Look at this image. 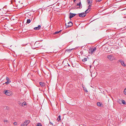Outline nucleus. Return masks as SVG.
I'll return each instance as SVG.
<instances>
[{"instance_id": "f704fd0d", "label": "nucleus", "mask_w": 126, "mask_h": 126, "mask_svg": "<svg viewBox=\"0 0 126 126\" xmlns=\"http://www.w3.org/2000/svg\"><path fill=\"white\" fill-rule=\"evenodd\" d=\"M85 90V91H86V92H88V91H87V90Z\"/></svg>"}, {"instance_id": "2eb2a0df", "label": "nucleus", "mask_w": 126, "mask_h": 126, "mask_svg": "<svg viewBox=\"0 0 126 126\" xmlns=\"http://www.w3.org/2000/svg\"><path fill=\"white\" fill-rule=\"evenodd\" d=\"M97 105L98 106L101 107L102 104L99 102H98L97 103Z\"/></svg>"}, {"instance_id": "7ed1b4c3", "label": "nucleus", "mask_w": 126, "mask_h": 126, "mask_svg": "<svg viewBox=\"0 0 126 126\" xmlns=\"http://www.w3.org/2000/svg\"><path fill=\"white\" fill-rule=\"evenodd\" d=\"M79 16L80 17H84L86 15V14L84 12H82L80 13H79Z\"/></svg>"}, {"instance_id": "6ab92c4d", "label": "nucleus", "mask_w": 126, "mask_h": 126, "mask_svg": "<svg viewBox=\"0 0 126 126\" xmlns=\"http://www.w3.org/2000/svg\"><path fill=\"white\" fill-rule=\"evenodd\" d=\"M92 6V4L88 6V8L87 9H88L89 10H90L91 9V8H90Z\"/></svg>"}, {"instance_id": "473e14b6", "label": "nucleus", "mask_w": 126, "mask_h": 126, "mask_svg": "<svg viewBox=\"0 0 126 126\" xmlns=\"http://www.w3.org/2000/svg\"><path fill=\"white\" fill-rule=\"evenodd\" d=\"M37 42H35V44H34V45H35L36 44H37Z\"/></svg>"}, {"instance_id": "20e7f679", "label": "nucleus", "mask_w": 126, "mask_h": 126, "mask_svg": "<svg viewBox=\"0 0 126 126\" xmlns=\"http://www.w3.org/2000/svg\"><path fill=\"white\" fill-rule=\"evenodd\" d=\"M68 24L67 25L66 24H65L66 27V28H68L69 27H70L73 25V23L71 21L69 22L68 23Z\"/></svg>"}, {"instance_id": "5701e85b", "label": "nucleus", "mask_w": 126, "mask_h": 126, "mask_svg": "<svg viewBox=\"0 0 126 126\" xmlns=\"http://www.w3.org/2000/svg\"><path fill=\"white\" fill-rule=\"evenodd\" d=\"M36 126H42V125L40 123H38Z\"/></svg>"}, {"instance_id": "1a4fd4ad", "label": "nucleus", "mask_w": 126, "mask_h": 126, "mask_svg": "<svg viewBox=\"0 0 126 126\" xmlns=\"http://www.w3.org/2000/svg\"><path fill=\"white\" fill-rule=\"evenodd\" d=\"M120 62L121 63V64L123 66H126V64H125L124 61L122 60H120Z\"/></svg>"}, {"instance_id": "4be33fe9", "label": "nucleus", "mask_w": 126, "mask_h": 126, "mask_svg": "<svg viewBox=\"0 0 126 126\" xmlns=\"http://www.w3.org/2000/svg\"><path fill=\"white\" fill-rule=\"evenodd\" d=\"M122 103L123 104H125L126 103V102H125V101L123 100H122Z\"/></svg>"}, {"instance_id": "393cba45", "label": "nucleus", "mask_w": 126, "mask_h": 126, "mask_svg": "<svg viewBox=\"0 0 126 126\" xmlns=\"http://www.w3.org/2000/svg\"><path fill=\"white\" fill-rule=\"evenodd\" d=\"M9 81H7V82H5V83L6 84H8L9 83Z\"/></svg>"}, {"instance_id": "4468645a", "label": "nucleus", "mask_w": 126, "mask_h": 126, "mask_svg": "<svg viewBox=\"0 0 126 126\" xmlns=\"http://www.w3.org/2000/svg\"><path fill=\"white\" fill-rule=\"evenodd\" d=\"M32 20V18L31 20V19H27V21L26 23H28V24L29 23L31 22V21Z\"/></svg>"}, {"instance_id": "7c9ffc66", "label": "nucleus", "mask_w": 126, "mask_h": 126, "mask_svg": "<svg viewBox=\"0 0 126 126\" xmlns=\"http://www.w3.org/2000/svg\"><path fill=\"white\" fill-rule=\"evenodd\" d=\"M49 123H50V125H52V126L53 125V123H51V122H50Z\"/></svg>"}, {"instance_id": "dca6fc26", "label": "nucleus", "mask_w": 126, "mask_h": 126, "mask_svg": "<svg viewBox=\"0 0 126 126\" xmlns=\"http://www.w3.org/2000/svg\"><path fill=\"white\" fill-rule=\"evenodd\" d=\"M90 11V10H89L88 9H87L84 12L86 14L88 13Z\"/></svg>"}, {"instance_id": "aec40b11", "label": "nucleus", "mask_w": 126, "mask_h": 126, "mask_svg": "<svg viewBox=\"0 0 126 126\" xmlns=\"http://www.w3.org/2000/svg\"><path fill=\"white\" fill-rule=\"evenodd\" d=\"M117 102L120 104H121L122 103V100H118Z\"/></svg>"}, {"instance_id": "423d86ee", "label": "nucleus", "mask_w": 126, "mask_h": 126, "mask_svg": "<svg viewBox=\"0 0 126 126\" xmlns=\"http://www.w3.org/2000/svg\"><path fill=\"white\" fill-rule=\"evenodd\" d=\"M107 58L111 61L113 60V57L112 55H108L107 56Z\"/></svg>"}, {"instance_id": "b1692460", "label": "nucleus", "mask_w": 126, "mask_h": 126, "mask_svg": "<svg viewBox=\"0 0 126 126\" xmlns=\"http://www.w3.org/2000/svg\"><path fill=\"white\" fill-rule=\"evenodd\" d=\"M23 105H26V103L25 102H24L22 103V106H23Z\"/></svg>"}, {"instance_id": "bb28decb", "label": "nucleus", "mask_w": 126, "mask_h": 126, "mask_svg": "<svg viewBox=\"0 0 126 126\" xmlns=\"http://www.w3.org/2000/svg\"><path fill=\"white\" fill-rule=\"evenodd\" d=\"M6 80L7 81H9V80H10V79L9 78H8V77H6Z\"/></svg>"}, {"instance_id": "39448f33", "label": "nucleus", "mask_w": 126, "mask_h": 126, "mask_svg": "<svg viewBox=\"0 0 126 126\" xmlns=\"http://www.w3.org/2000/svg\"><path fill=\"white\" fill-rule=\"evenodd\" d=\"M70 16H69V18L70 19H71L76 15V14H73L71 13H70Z\"/></svg>"}, {"instance_id": "f8f14e48", "label": "nucleus", "mask_w": 126, "mask_h": 126, "mask_svg": "<svg viewBox=\"0 0 126 126\" xmlns=\"http://www.w3.org/2000/svg\"><path fill=\"white\" fill-rule=\"evenodd\" d=\"M92 0H89V1L87 0L88 4L89 5L91 4L92 3Z\"/></svg>"}, {"instance_id": "9d476101", "label": "nucleus", "mask_w": 126, "mask_h": 126, "mask_svg": "<svg viewBox=\"0 0 126 126\" xmlns=\"http://www.w3.org/2000/svg\"><path fill=\"white\" fill-rule=\"evenodd\" d=\"M41 26L40 25H39L37 27L34 28V29L35 30H37L40 29L41 28Z\"/></svg>"}, {"instance_id": "6e6552de", "label": "nucleus", "mask_w": 126, "mask_h": 126, "mask_svg": "<svg viewBox=\"0 0 126 126\" xmlns=\"http://www.w3.org/2000/svg\"><path fill=\"white\" fill-rule=\"evenodd\" d=\"M40 85L42 87H44L45 85V84L43 82H39Z\"/></svg>"}, {"instance_id": "c85d7f7f", "label": "nucleus", "mask_w": 126, "mask_h": 126, "mask_svg": "<svg viewBox=\"0 0 126 126\" xmlns=\"http://www.w3.org/2000/svg\"><path fill=\"white\" fill-rule=\"evenodd\" d=\"M14 124L15 125H17V123L16 122H14Z\"/></svg>"}, {"instance_id": "ddd939ff", "label": "nucleus", "mask_w": 126, "mask_h": 126, "mask_svg": "<svg viewBox=\"0 0 126 126\" xmlns=\"http://www.w3.org/2000/svg\"><path fill=\"white\" fill-rule=\"evenodd\" d=\"M57 120L58 121V122H59L61 120V118L60 115L58 116V117L57 118Z\"/></svg>"}, {"instance_id": "f3484780", "label": "nucleus", "mask_w": 126, "mask_h": 126, "mask_svg": "<svg viewBox=\"0 0 126 126\" xmlns=\"http://www.w3.org/2000/svg\"><path fill=\"white\" fill-rule=\"evenodd\" d=\"M87 60V58H84L83 59H82V61L83 62H85Z\"/></svg>"}, {"instance_id": "c9c22d12", "label": "nucleus", "mask_w": 126, "mask_h": 126, "mask_svg": "<svg viewBox=\"0 0 126 126\" xmlns=\"http://www.w3.org/2000/svg\"><path fill=\"white\" fill-rule=\"evenodd\" d=\"M68 66H70V65L69 64H68Z\"/></svg>"}, {"instance_id": "f257e3e1", "label": "nucleus", "mask_w": 126, "mask_h": 126, "mask_svg": "<svg viewBox=\"0 0 126 126\" xmlns=\"http://www.w3.org/2000/svg\"><path fill=\"white\" fill-rule=\"evenodd\" d=\"M4 93L6 95L10 96L12 94V93L11 91L10 90H5L4 91Z\"/></svg>"}, {"instance_id": "f03ea898", "label": "nucleus", "mask_w": 126, "mask_h": 126, "mask_svg": "<svg viewBox=\"0 0 126 126\" xmlns=\"http://www.w3.org/2000/svg\"><path fill=\"white\" fill-rule=\"evenodd\" d=\"M96 49V48L95 47H94L93 48H90L89 50V53L91 54H92Z\"/></svg>"}, {"instance_id": "9b49d317", "label": "nucleus", "mask_w": 126, "mask_h": 126, "mask_svg": "<svg viewBox=\"0 0 126 126\" xmlns=\"http://www.w3.org/2000/svg\"><path fill=\"white\" fill-rule=\"evenodd\" d=\"M30 122V121L28 120H26L24 122V123H25L26 125H28V124Z\"/></svg>"}, {"instance_id": "a211bd4d", "label": "nucleus", "mask_w": 126, "mask_h": 126, "mask_svg": "<svg viewBox=\"0 0 126 126\" xmlns=\"http://www.w3.org/2000/svg\"><path fill=\"white\" fill-rule=\"evenodd\" d=\"M61 31H62V30H60V31H58H58L56 32H55L54 33H53V34H58V33H59V32H61Z\"/></svg>"}, {"instance_id": "2f4dec72", "label": "nucleus", "mask_w": 126, "mask_h": 126, "mask_svg": "<svg viewBox=\"0 0 126 126\" xmlns=\"http://www.w3.org/2000/svg\"><path fill=\"white\" fill-rule=\"evenodd\" d=\"M4 122H7V121L6 120H4Z\"/></svg>"}, {"instance_id": "cd10ccee", "label": "nucleus", "mask_w": 126, "mask_h": 126, "mask_svg": "<svg viewBox=\"0 0 126 126\" xmlns=\"http://www.w3.org/2000/svg\"><path fill=\"white\" fill-rule=\"evenodd\" d=\"M66 51L67 52L70 51H71V50L70 49H68L66 50Z\"/></svg>"}, {"instance_id": "0eeeda50", "label": "nucleus", "mask_w": 126, "mask_h": 126, "mask_svg": "<svg viewBox=\"0 0 126 126\" xmlns=\"http://www.w3.org/2000/svg\"><path fill=\"white\" fill-rule=\"evenodd\" d=\"M77 6H79V7L77 8L76 9H78V8L80 9L82 7V5L80 1L79 3H77Z\"/></svg>"}, {"instance_id": "412c9836", "label": "nucleus", "mask_w": 126, "mask_h": 126, "mask_svg": "<svg viewBox=\"0 0 126 126\" xmlns=\"http://www.w3.org/2000/svg\"><path fill=\"white\" fill-rule=\"evenodd\" d=\"M27 125H26L24 123L23 124L21 125V126H27Z\"/></svg>"}, {"instance_id": "c756f323", "label": "nucleus", "mask_w": 126, "mask_h": 126, "mask_svg": "<svg viewBox=\"0 0 126 126\" xmlns=\"http://www.w3.org/2000/svg\"><path fill=\"white\" fill-rule=\"evenodd\" d=\"M102 0H96V2H100Z\"/></svg>"}, {"instance_id": "a878e982", "label": "nucleus", "mask_w": 126, "mask_h": 126, "mask_svg": "<svg viewBox=\"0 0 126 126\" xmlns=\"http://www.w3.org/2000/svg\"><path fill=\"white\" fill-rule=\"evenodd\" d=\"M124 93L126 95V88L124 90Z\"/></svg>"}, {"instance_id": "72a5a7b5", "label": "nucleus", "mask_w": 126, "mask_h": 126, "mask_svg": "<svg viewBox=\"0 0 126 126\" xmlns=\"http://www.w3.org/2000/svg\"><path fill=\"white\" fill-rule=\"evenodd\" d=\"M76 0H73L75 2Z\"/></svg>"}]
</instances>
